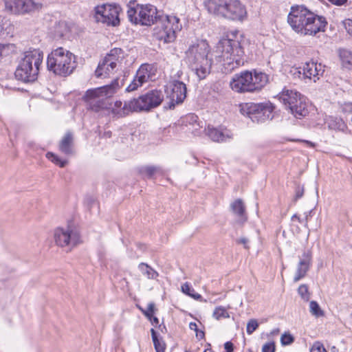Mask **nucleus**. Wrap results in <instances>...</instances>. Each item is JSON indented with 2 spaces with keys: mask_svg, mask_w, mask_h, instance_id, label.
<instances>
[{
  "mask_svg": "<svg viewBox=\"0 0 352 352\" xmlns=\"http://www.w3.org/2000/svg\"><path fill=\"white\" fill-rule=\"evenodd\" d=\"M204 352H212L210 349H206Z\"/></svg>",
  "mask_w": 352,
  "mask_h": 352,
  "instance_id": "obj_55",
  "label": "nucleus"
},
{
  "mask_svg": "<svg viewBox=\"0 0 352 352\" xmlns=\"http://www.w3.org/2000/svg\"><path fill=\"white\" fill-rule=\"evenodd\" d=\"M342 23L347 33L352 37V19H346Z\"/></svg>",
  "mask_w": 352,
  "mask_h": 352,
  "instance_id": "obj_41",
  "label": "nucleus"
},
{
  "mask_svg": "<svg viewBox=\"0 0 352 352\" xmlns=\"http://www.w3.org/2000/svg\"><path fill=\"white\" fill-rule=\"evenodd\" d=\"M206 131L207 135L214 142H223L232 138L227 129L220 130L217 128L208 126Z\"/></svg>",
  "mask_w": 352,
  "mask_h": 352,
  "instance_id": "obj_22",
  "label": "nucleus"
},
{
  "mask_svg": "<svg viewBox=\"0 0 352 352\" xmlns=\"http://www.w3.org/2000/svg\"><path fill=\"white\" fill-rule=\"evenodd\" d=\"M278 96L296 118H300L308 113L305 98L297 91L284 88Z\"/></svg>",
  "mask_w": 352,
  "mask_h": 352,
  "instance_id": "obj_9",
  "label": "nucleus"
},
{
  "mask_svg": "<svg viewBox=\"0 0 352 352\" xmlns=\"http://www.w3.org/2000/svg\"><path fill=\"white\" fill-rule=\"evenodd\" d=\"M47 67L56 75L67 76L76 67V56L69 50L62 47H58L48 55Z\"/></svg>",
  "mask_w": 352,
  "mask_h": 352,
  "instance_id": "obj_5",
  "label": "nucleus"
},
{
  "mask_svg": "<svg viewBox=\"0 0 352 352\" xmlns=\"http://www.w3.org/2000/svg\"><path fill=\"white\" fill-rule=\"evenodd\" d=\"M6 10L13 14H25L38 10L41 4L34 0H4Z\"/></svg>",
  "mask_w": 352,
  "mask_h": 352,
  "instance_id": "obj_16",
  "label": "nucleus"
},
{
  "mask_svg": "<svg viewBox=\"0 0 352 352\" xmlns=\"http://www.w3.org/2000/svg\"><path fill=\"white\" fill-rule=\"evenodd\" d=\"M164 99L162 91L157 89L151 90L138 98L133 99L136 111H150L161 104Z\"/></svg>",
  "mask_w": 352,
  "mask_h": 352,
  "instance_id": "obj_12",
  "label": "nucleus"
},
{
  "mask_svg": "<svg viewBox=\"0 0 352 352\" xmlns=\"http://www.w3.org/2000/svg\"><path fill=\"white\" fill-rule=\"evenodd\" d=\"M153 344L156 350V352H164L165 344L164 342L160 341V340H157L153 342Z\"/></svg>",
  "mask_w": 352,
  "mask_h": 352,
  "instance_id": "obj_43",
  "label": "nucleus"
},
{
  "mask_svg": "<svg viewBox=\"0 0 352 352\" xmlns=\"http://www.w3.org/2000/svg\"><path fill=\"white\" fill-rule=\"evenodd\" d=\"M154 309H155V304L153 302H150L148 305L147 310L144 312V315L146 317L151 318V316H153V312H154Z\"/></svg>",
  "mask_w": 352,
  "mask_h": 352,
  "instance_id": "obj_44",
  "label": "nucleus"
},
{
  "mask_svg": "<svg viewBox=\"0 0 352 352\" xmlns=\"http://www.w3.org/2000/svg\"><path fill=\"white\" fill-rule=\"evenodd\" d=\"M151 333L153 342L158 340L157 336V333L153 329H151Z\"/></svg>",
  "mask_w": 352,
  "mask_h": 352,
  "instance_id": "obj_49",
  "label": "nucleus"
},
{
  "mask_svg": "<svg viewBox=\"0 0 352 352\" xmlns=\"http://www.w3.org/2000/svg\"><path fill=\"white\" fill-rule=\"evenodd\" d=\"M43 58V54L39 50L26 52L16 69V78L23 82L36 80Z\"/></svg>",
  "mask_w": 352,
  "mask_h": 352,
  "instance_id": "obj_6",
  "label": "nucleus"
},
{
  "mask_svg": "<svg viewBox=\"0 0 352 352\" xmlns=\"http://www.w3.org/2000/svg\"><path fill=\"white\" fill-rule=\"evenodd\" d=\"M182 24L179 19L175 16H161L153 29L156 38L164 43H171L176 38V32L180 31Z\"/></svg>",
  "mask_w": 352,
  "mask_h": 352,
  "instance_id": "obj_8",
  "label": "nucleus"
},
{
  "mask_svg": "<svg viewBox=\"0 0 352 352\" xmlns=\"http://www.w3.org/2000/svg\"><path fill=\"white\" fill-rule=\"evenodd\" d=\"M280 332V329L278 328H276V329H273L271 332H270V334L272 336H275V335H277L278 333H279Z\"/></svg>",
  "mask_w": 352,
  "mask_h": 352,
  "instance_id": "obj_50",
  "label": "nucleus"
},
{
  "mask_svg": "<svg viewBox=\"0 0 352 352\" xmlns=\"http://www.w3.org/2000/svg\"><path fill=\"white\" fill-rule=\"evenodd\" d=\"M54 240L56 245L68 248L70 251L80 243V236L69 228H57L54 231Z\"/></svg>",
  "mask_w": 352,
  "mask_h": 352,
  "instance_id": "obj_13",
  "label": "nucleus"
},
{
  "mask_svg": "<svg viewBox=\"0 0 352 352\" xmlns=\"http://www.w3.org/2000/svg\"><path fill=\"white\" fill-rule=\"evenodd\" d=\"M268 82L269 76L265 73L244 71L234 75L230 86L232 91L237 93H252L261 91Z\"/></svg>",
  "mask_w": 352,
  "mask_h": 352,
  "instance_id": "obj_4",
  "label": "nucleus"
},
{
  "mask_svg": "<svg viewBox=\"0 0 352 352\" xmlns=\"http://www.w3.org/2000/svg\"><path fill=\"white\" fill-rule=\"evenodd\" d=\"M305 143H307V144H309L310 146H312L314 147V144L311 142H309V141H304Z\"/></svg>",
  "mask_w": 352,
  "mask_h": 352,
  "instance_id": "obj_54",
  "label": "nucleus"
},
{
  "mask_svg": "<svg viewBox=\"0 0 352 352\" xmlns=\"http://www.w3.org/2000/svg\"><path fill=\"white\" fill-rule=\"evenodd\" d=\"M339 56L342 65L346 69H352V52L346 49L339 50Z\"/></svg>",
  "mask_w": 352,
  "mask_h": 352,
  "instance_id": "obj_27",
  "label": "nucleus"
},
{
  "mask_svg": "<svg viewBox=\"0 0 352 352\" xmlns=\"http://www.w3.org/2000/svg\"><path fill=\"white\" fill-rule=\"evenodd\" d=\"M224 348L226 352H233V344L231 342H226L224 344Z\"/></svg>",
  "mask_w": 352,
  "mask_h": 352,
  "instance_id": "obj_45",
  "label": "nucleus"
},
{
  "mask_svg": "<svg viewBox=\"0 0 352 352\" xmlns=\"http://www.w3.org/2000/svg\"><path fill=\"white\" fill-rule=\"evenodd\" d=\"M274 107L270 102H247L239 105V111L243 116H247L253 122H265L273 118Z\"/></svg>",
  "mask_w": 352,
  "mask_h": 352,
  "instance_id": "obj_11",
  "label": "nucleus"
},
{
  "mask_svg": "<svg viewBox=\"0 0 352 352\" xmlns=\"http://www.w3.org/2000/svg\"><path fill=\"white\" fill-rule=\"evenodd\" d=\"M14 26L11 21L6 18L0 17V39L12 36Z\"/></svg>",
  "mask_w": 352,
  "mask_h": 352,
  "instance_id": "obj_26",
  "label": "nucleus"
},
{
  "mask_svg": "<svg viewBox=\"0 0 352 352\" xmlns=\"http://www.w3.org/2000/svg\"><path fill=\"white\" fill-rule=\"evenodd\" d=\"M138 269L142 274L148 279H155L158 276V273L146 263H141L138 265Z\"/></svg>",
  "mask_w": 352,
  "mask_h": 352,
  "instance_id": "obj_28",
  "label": "nucleus"
},
{
  "mask_svg": "<svg viewBox=\"0 0 352 352\" xmlns=\"http://www.w3.org/2000/svg\"><path fill=\"white\" fill-rule=\"evenodd\" d=\"M331 3L336 5V6H342L344 5L347 0H328Z\"/></svg>",
  "mask_w": 352,
  "mask_h": 352,
  "instance_id": "obj_46",
  "label": "nucleus"
},
{
  "mask_svg": "<svg viewBox=\"0 0 352 352\" xmlns=\"http://www.w3.org/2000/svg\"><path fill=\"white\" fill-rule=\"evenodd\" d=\"M313 255L309 249L304 250L302 254L298 256V262L296 265L294 281L298 282L306 276L312 265Z\"/></svg>",
  "mask_w": 352,
  "mask_h": 352,
  "instance_id": "obj_17",
  "label": "nucleus"
},
{
  "mask_svg": "<svg viewBox=\"0 0 352 352\" xmlns=\"http://www.w3.org/2000/svg\"><path fill=\"white\" fill-rule=\"evenodd\" d=\"M157 14V8L152 5H137L135 7H129L127 10L131 22L146 26L157 23L161 16Z\"/></svg>",
  "mask_w": 352,
  "mask_h": 352,
  "instance_id": "obj_10",
  "label": "nucleus"
},
{
  "mask_svg": "<svg viewBox=\"0 0 352 352\" xmlns=\"http://www.w3.org/2000/svg\"><path fill=\"white\" fill-rule=\"evenodd\" d=\"M276 346L274 342H267L262 347V352H275Z\"/></svg>",
  "mask_w": 352,
  "mask_h": 352,
  "instance_id": "obj_40",
  "label": "nucleus"
},
{
  "mask_svg": "<svg viewBox=\"0 0 352 352\" xmlns=\"http://www.w3.org/2000/svg\"><path fill=\"white\" fill-rule=\"evenodd\" d=\"M303 195V189H298L296 192V199H299Z\"/></svg>",
  "mask_w": 352,
  "mask_h": 352,
  "instance_id": "obj_48",
  "label": "nucleus"
},
{
  "mask_svg": "<svg viewBox=\"0 0 352 352\" xmlns=\"http://www.w3.org/2000/svg\"><path fill=\"white\" fill-rule=\"evenodd\" d=\"M46 157L62 168L64 167L67 163V160H61L58 157V156L51 152L47 153Z\"/></svg>",
  "mask_w": 352,
  "mask_h": 352,
  "instance_id": "obj_33",
  "label": "nucleus"
},
{
  "mask_svg": "<svg viewBox=\"0 0 352 352\" xmlns=\"http://www.w3.org/2000/svg\"><path fill=\"white\" fill-rule=\"evenodd\" d=\"M189 328L191 329V330H193L195 331L196 333V337L201 340V339H203L204 338V332L201 330H199L198 328H197V324L195 323V322H190L189 324Z\"/></svg>",
  "mask_w": 352,
  "mask_h": 352,
  "instance_id": "obj_39",
  "label": "nucleus"
},
{
  "mask_svg": "<svg viewBox=\"0 0 352 352\" xmlns=\"http://www.w3.org/2000/svg\"><path fill=\"white\" fill-rule=\"evenodd\" d=\"M311 352H327L323 344L319 342H316L311 347Z\"/></svg>",
  "mask_w": 352,
  "mask_h": 352,
  "instance_id": "obj_42",
  "label": "nucleus"
},
{
  "mask_svg": "<svg viewBox=\"0 0 352 352\" xmlns=\"http://www.w3.org/2000/svg\"><path fill=\"white\" fill-rule=\"evenodd\" d=\"M153 322L157 324L159 323V320L157 317H153Z\"/></svg>",
  "mask_w": 352,
  "mask_h": 352,
  "instance_id": "obj_53",
  "label": "nucleus"
},
{
  "mask_svg": "<svg viewBox=\"0 0 352 352\" xmlns=\"http://www.w3.org/2000/svg\"><path fill=\"white\" fill-rule=\"evenodd\" d=\"M112 63L105 61L104 58L98 64L96 71L95 75L97 78H104L109 77L111 74H115L118 69L113 66Z\"/></svg>",
  "mask_w": 352,
  "mask_h": 352,
  "instance_id": "obj_20",
  "label": "nucleus"
},
{
  "mask_svg": "<svg viewBox=\"0 0 352 352\" xmlns=\"http://www.w3.org/2000/svg\"><path fill=\"white\" fill-rule=\"evenodd\" d=\"M294 341V337L289 333H284L280 338L282 345H289Z\"/></svg>",
  "mask_w": 352,
  "mask_h": 352,
  "instance_id": "obj_37",
  "label": "nucleus"
},
{
  "mask_svg": "<svg viewBox=\"0 0 352 352\" xmlns=\"http://www.w3.org/2000/svg\"><path fill=\"white\" fill-rule=\"evenodd\" d=\"M287 22L296 32L309 36L324 32L327 25L324 16L316 14L303 6L291 8Z\"/></svg>",
  "mask_w": 352,
  "mask_h": 352,
  "instance_id": "obj_2",
  "label": "nucleus"
},
{
  "mask_svg": "<svg viewBox=\"0 0 352 352\" xmlns=\"http://www.w3.org/2000/svg\"><path fill=\"white\" fill-rule=\"evenodd\" d=\"M298 292L303 300L306 301L309 300L310 294L309 293L307 285L305 284L300 285L298 289Z\"/></svg>",
  "mask_w": 352,
  "mask_h": 352,
  "instance_id": "obj_36",
  "label": "nucleus"
},
{
  "mask_svg": "<svg viewBox=\"0 0 352 352\" xmlns=\"http://www.w3.org/2000/svg\"><path fill=\"white\" fill-rule=\"evenodd\" d=\"M160 168L154 166H146L140 168V173L151 178L155 173H158Z\"/></svg>",
  "mask_w": 352,
  "mask_h": 352,
  "instance_id": "obj_30",
  "label": "nucleus"
},
{
  "mask_svg": "<svg viewBox=\"0 0 352 352\" xmlns=\"http://www.w3.org/2000/svg\"><path fill=\"white\" fill-rule=\"evenodd\" d=\"M249 352H252V351L250 350V351H249Z\"/></svg>",
  "mask_w": 352,
  "mask_h": 352,
  "instance_id": "obj_56",
  "label": "nucleus"
},
{
  "mask_svg": "<svg viewBox=\"0 0 352 352\" xmlns=\"http://www.w3.org/2000/svg\"><path fill=\"white\" fill-rule=\"evenodd\" d=\"M258 327V323L256 320L251 319L247 324L246 331L247 333L250 335L252 334Z\"/></svg>",
  "mask_w": 352,
  "mask_h": 352,
  "instance_id": "obj_38",
  "label": "nucleus"
},
{
  "mask_svg": "<svg viewBox=\"0 0 352 352\" xmlns=\"http://www.w3.org/2000/svg\"><path fill=\"white\" fill-rule=\"evenodd\" d=\"M182 292L192 297L195 300H201L202 298L201 296L196 293L194 289H192L188 283H186L184 285H182Z\"/></svg>",
  "mask_w": 352,
  "mask_h": 352,
  "instance_id": "obj_29",
  "label": "nucleus"
},
{
  "mask_svg": "<svg viewBox=\"0 0 352 352\" xmlns=\"http://www.w3.org/2000/svg\"><path fill=\"white\" fill-rule=\"evenodd\" d=\"M118 88V79H115L110 85L87 90L84 100L92 110L98 111L106 107L107 99L111 97Z\"/></svg>",
  "mask_w": 352,
  "mask_h": 352,
  "instance_id": "obj_7",
  "label": "nucleus"
},
{
  "mask_svg": "<svg viewBox=\"0 0 352 352\" xmlns=\"http://www.w3.org/2000/svg\"><path fill=\"white\" fill-rule=\"evenodd\" d=\"M212 316L217 320L228 318L230 317L229 314L226 308L221 306L215 308Z\"/></svg>",
  "mask_w": 352,
  "mask_h": 352,
  "instance_id": "obj_32",
  "label": "nucleus"
},
{
  "mask_svg": "<svg viewBox=\"0 0 352 352\" xmlns=\"http://www.w3.org/2000/svg\"><path fill=\"white\" fill-rule=\"evenodd\" d=\"M292 219L293 221H294V220L297 219L298 221H300V218H299V217H298L297 214H294V215L292 216Z\"/></svg>",
  "mask_w": 352,
  "mask_h": 352,
  "instance_id": "obj_52",
  "label": "nucleus"
},
{
  "mask_svg": "<svg viewBox=\"0 0 352 352\" xmlns=\"http://www.w3.org/2000/svg\"><path fill=\"white\" fill-rule=\"evenodd\" d=\"M155 75L154 67L150 64H142L136 72L135 76L143 83L148 82Z\"/></svg>",
  "mask_w": 352,
  "mask_h": 352,
  "instance_id": "obj_24",
  "label": "nucleus"
},
{
  "mask_svg": "<svg viewBox=\"0 0 352 352\" xmlns=\"http://www.w3.org/2000/svg\"><path fill=\"white\" fill-rule=\"evenodd\" d=\"M183 75V71L179 66L172 68L170 72V81L179 80Z\"/></svg>",
  "mask_w": 352,
  "mask_h": 352,
  "instance_id": "obj_34",
  "label": "nucleus"
},
{
  "mask_svg": "<svg viewBox=\"0 0 352 352\" xmlns=\"http://www.w3.org/2000/svg\"><path fill=\"white\" fill-rule=\"evenodd\" d=\"M6 48V45H0V59L3 56V52Z\"/></svg>",
  "mask_w": 352,
  "mask_h": 352,
  "instance_id": "obj_51",
  "label": "nucleus"
},
{
  "mask_svg": "<svg viewBox=\"0 0 352 352\" xmlns=\"http://www.w3.org/2000/svg\"><path fill=\"white\" fill-rule=\"evenodd\" d=\"M124 57V51L121 48H113L104 56L105 61L112 63V65L114 66L116 69L120 67L122 60Z\"/></svg>",
  "mask_w": 352,
  "mask_h": 352,
  "instance_id": "obj_21",
  "label": "nucleus"
},
{
  "mask_svg": "<svg viewBox=\"0 0 352 352\" xmlns=\"http://www.w3.org/2000/svg\"><path fill=\"white\" fill-rule=\"evenodd\" d=\"M136 111L133 99L124 103L120 100H116L111 107V112L118 118H122L129 113Z\"/></svg>",
  "mask_w": 352,
  "mask_h": 352,
  "instance_id": "obj_19",
  "label": "nucleus"
},
{
  "mask_svg": "<svg viewBox=\"0 0 352 352\" xmlns=\"http://www.w3.org/2000/svg\"><path fill=\"white\" fill-rule=\"evenodd\" d=\"M204 6L210 14L229 20L242 21L247 15L239 0H204Z\"/></svg>",
  "mask_w": 352,
  "mask_h": 352,
  "instance_id": "obj_3",
  "label": "nucleus"
},
{
  "mask_svg": "<svg viewBox=\"0 0 352 352\" xmlns=\"http://www.w3.org/2000/svg\"><path fill=\"white\" fill-rule=\"evenodd\" d=\"M309 311L313 316L317 318L324 316V311L321 309L318 303L315 300H311L310 302Z\"/></svg>",
  "mask_w": 352,
  "mask_h": 352,
  "instance_id": "obj_31",
  "label": "nucleus"
},
{
  "mask_svg": "<svg viewBox=\"0 0 352 352\" xmlns=\"http://www.w3.org/2000/svg\"><path fill=\"white\" fill-rule=\"evenodd\" d=\"M144 83L139 80V79L135 76L132 82L126 87V91L127 92L133 91L138 89V87L142 86Z\"/></svg>",
  "mask_w": 352,
  "mask_h": 352,
  "instance_id": "obj_35",
  "label": "nucleus"
},
{
  "mask_svg": "<svg viewBox=\"0 0 352 352\" xmlns=\"http://www.w3.org/2000/svg\"><path fill=\"white\" fill-rule=\"evenodd\" d=\"M237 243L244 245V248L245 249H249V247L248 246V240L246 238L243 237L238 239Z\"/></svg>",
  "mask_w": 352,
  "mask_h": 352,
  "instance_id": "obj_47",
  "label": "nucleus"
},
{
  "mask_svg": "<svg viewBox=\"0 0 352 352\" xmlns=\"http://www.w3.org/2000/svg\"><path fill=\"white\" fill-rule=\"evenodd\" d=\"M210 46L206 41H200L190 45L186 52V62L195 72L199 80L204 79L210 73L214 56L217 63L222 64L224 73H231L243 65V51L238 41L223 38L217 44L209 56Z\"/></svg>",
  "mask_w": 352,
  "mask_h": 352,
  "instance_id": "obj_1",
  "label": "nucleus"
},
{
  "mask_svg": "<svg viewBox=\"0 0 352 352\" xmlns=\"http://www.w3.org/2000/svg\"><path fill=\"white\" fill-rule=\"evenodd\" d=\"M230 208L240 221H245L246 220L245 207L241 199H237L234 201L230 204Z\"/></svg>",
  "mask_w": 352,
  "mask_h": 352,
  "instance_id": "obj_25",
  "label": "nucleus"
},
{
  "mask_svg": "<svg viewBox=\"0 0 352 352\" xmlns=\"http://www.w3.org/2000/svg\"><path fill=\"white\" fill-rule=\"evenodd\" d=\"M59 150L67 155L74 153V138L71 132H67L63 137L59 143Z\"/></svg>",
  "mask_w": 352,
  "mask_h": 352,
  "instance_id": "obj_23",
  "label": "nucleus"
},
{
  "mask_svg": "<svg viewBox=\"0 0 352 352\" xmlns=\"http://www.w3.org/2000/svg\"><path fill=\"white\" fill-rule=\"evenodd\" d=\"M324 66L321 63L314 61L305 63L302 67H299L298 73L302 75V78L313 80L316 82L319 80L324 72Z\"/></svg>",
  "mask_w": 352,
  "mask_h": 352,
  "instance_id": "obj_18",
  "label": "nucleus"
},
{
  "mask_svg": "<svg viewBox=\"0 0 352 352\" xmlns=\"http://www.w3.org/2000/svg\"><path fill=\"white\" fill-rule=\"evenodd\" d=\"M165 91L170 100V108L183 102L186 97V84L180 80L169 81L166 85Z\"/></svg>",
  "mask_w": 352,
  "mask_h": 352,
  "instance_id": "obj_15",
  "label": "nucleus"
},
{
  "mask_svg": "<svg viewBox=\"0 0 352 352\" xmlns=\"http://www.w3.org/2000/svg\"><path fill=\"white\" fill-rule=\"evenodd\" d=\"M95 10L96 17L98 21L113 26H116L119 24V6L111 4H104L96 7Z\"/></svg>",
  "mask_w": 352,
  "mask_h": 352,
  "instance_id": "obj_14",
  "label": "nucleus"
}]
</instances>
